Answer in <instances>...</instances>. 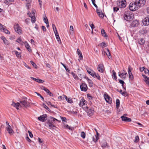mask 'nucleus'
I'll return each mask as SVG.
<instances>
[{
	"label": "nucleus",
	"instance_id": "7",
	"mask_svg": "<svg viewBox=\"0 0 149 149\" xmlns=\"http://www.w3.org/2000/svg\"><path fill=\"white\" fill-rule=\"evenodd\" d=\"M87 104V101L84 98L81 97L79 104L80 107H83L84 106L86 105Z\"/></svg>",
	"mask_w": 149,
	"mask_h": 149
},
{
	"label": "nucleus",
	"instance_id": "25",
	"mask_svg": "<svg viewBox=\"0 0 149 149\" xmlns=\"http://www.w3.org/2000/svg\"><path fill=\"white\" fill-rule=\"evenodd\" d=\"M138 24H139L138 21L137 20H136L133 21L132 22V26H133V27H135V26H137V25H138Z\"/></svg>",
	"mask_w": 149,
	"mask_h": 149
},
{
	"label": "nucleus",
	"instance_id": "22",
	"mask_svg": "<svg viewBox=\"0 0 149 149\" xmlns=\"http://www.w3.org/2000/svg\"><path fill=\"white\" fill-rule=\"evenodd\" d=\"M24 44L25 45V46L28 51L29 52H31V49L30 47V46L28 43H27L26 42H24Z\"/></svg>",
	"mask_w": 149,
	"mask_h": 149
},
{
	"label": "nucleus",
	"instance_id": "50",
	"mask_svg": "<svg viewBox=\"0 0 149 149\" xmlns=\"http://www.w3.org/2000/svg\"><path fill=\"white\" fill-rule=\"evenodd\" d=\"M4 27H5V26L0 23V30L2 31L4 28Z\"/></svg>",
	"mask_w": 149,
	"mask_h": 149
},
{
	"label": "nucleus",
	"instance_id": "5",
	"mask_svg": "<svg viewBox=\"0 0 149 149\" xmlns=\"http://www.w3.org/2000/svg\"><path fill=\"white\" fill-rule=\"evenodd\" d=\"M20 102L24 107H26L29 106V104L28 102L27 98L26 97H23L22 100L20 101Z\"/></svg>",
	"mask_w": 149,
	"mask_h": 149
},
{
	"label": "nucleus",
	"instance_id": "40",
	"mask_svg": "<svg viewBox=\"0 0 149 149\" xmlns=\"http://www.w3.org/2000/svg\"><path fill=\"white\" fill-rule=\"evenodd\" d=\"M139 140V138L138 136H136L135 137V139L134 140V142L136 143L138 142Z\"/></svg>",
	"mask_w": 149,
	"mask_h": 149
},
{
	"label": "nucleus",
	"instance_id": "30",
	"mask_svg": "<svg viewBox=\"0 0 149 149\" xmlns=\"http://www.w3.org/2000/svg\"><path fill=\"white\" fill-rule=\"evenodd\" d=\"M107 49V52L106 53V54L107 56H108V58L109 59H110L111 58V54L109 50L108 49Z\"/></svg>",
	"mask_w": 149,
	"mask_h": 149
},
{
	"label": "nucleus",
	"instance_id": "10",
	"mask_svg": "<svg viewBox=\"0 0 149 149\" xmlns=\"http://www.w3.org/2000/svg\"><path fill=\"white\" fill-rule=\"evenodd\" d=\"M47 115L46 114H44L41 116L38 117V119L42 122H44L45 121L47 120Z\"/></svg>",
	"mask_w": 149,
	"mask_h": 149
},
{
	"label": "nucleus",
	"instance_id": "14",
	"mask_svg": "<svg viewBox=\"0 0 149 149\" xmlns=\"http://www.w3.org/2000/svg\"><path fill=\"white\" fill-rule=\"evenodd\" d=\"M6 130L8 131L9 134L10 135H12L14 133V131L13 129L11 128V127L8 124V126L6 128Z\"/></svg>",
	"mask_w": 149,
	"mask_h": 149
},
{
	"label": "nucleus",
	"instance_id": "54",
	"mask_svg": "<svg viewBox=\"0 0 149 149\" xmlns=\"http://www.w3.org/2000/svg\"><path fill=\"white\" fill-rule=\"evenodd\" d=\"M35 93H36L38 96H40V97L42 99V100H44V98L42 96H41L40 94L36 92Z\"/></svg>",
	"mask_w": 149,
	"mask_h": 149
},
{
	"label": "nucleus",
	"instance_id": "64",
	"mask_svg": "<svg viewBox=\"0 0 149 149\" xmlns=\"http://www.w3.org/2000/svg\"><path fill=\"white\" fill-rule=\"evenodd\" d=\"M26 140L28 141L29 143H31V140L28 137H27L26 138Z\"/></svg>",
	"mask_w": 149,
	"mask_h": 149
},
{
	"label": "nucleus",
	"instance_id": "16",
	"mask_svg": "<svg viewBox=\"0 0 149 149\" xmlns=\"http://www.w3.org/2000/svg\"><path fill=\"white\" fill-rule=\"evenodd\" d=\"M124 73L122 72L119 74V75L120 77L122 79H125L126 78V76L127 75V73L123 70Z\"/></svg>",
	"mask_w": 149,
	"mask_h": 149
},
{
	"label": "nucleus",
	"instance_id": "43",
	"mask_svg": "<svg viewBox=\"0 0 149 149\" xmlns=\"http://www.w3.org/2000/svg\"><path fill=\"white\" fill-rule=\"evenodd\" d=\"M113 74V78L116 80V72H115V71L113 70L112 71Z\"/></svg>",
	"mask_w": 149,
	"mask_h": 149
},
{
	"label": "nucleus",
	"instance_id": "18",
	"mask_svg": "<svg viewBox=\"0 0 149 149\" xmlns=\"http://www.w3.org/2000/svg\"><path fill=\"white\" fill-rule=\"evenodd\" d=\"M27 14L28 15H29V16L31 17V20L32 23H34L36 21V18L35 16L32 15L31 13H30L29 14V13H28Z\"/></svg>",
	"mask_w": 149,
	"mask_h": 149
},
{
	"label": "nucleus",
	"instance_id": "9",
	"mask_svg": "<svg viewBox=\"0 0 149 149\" xmlns=\"http://www.w3.org/2000/svg\"><path fill=\"white\" fill-rule=\"evenodd\" d=\"M125 0H120L119 2L118 5L121 8H124L126 6Z\"/></svg>",
	"mask_w": 149,
	"mask_h": 149
},
{
	"label": "nucleus",
	"instance_id": "57",
	"mask_svg": "<svg viewBox=\"0 0 149 149\" xmlns=\"http://www.w3.org/2000/svg\"><path fill=\"white\" fill-rule=\"evenodd\" d=\"M30 19L29 18H27L25 19V22L26 23L28 24L30 22Z\"/></svg>",
	"mask_w": 149,
	"mask_h": 149
},
{
	"label": "nucleus",
	"instance_id": "17",
	"mask_svg": "<svg viewBox=\"0 0 149 149\" xmlns=\"http://www.w3.org/2000/svg\"><path fill=\"white\" fill-rule=\"evenodd\" d=\"M104 66L102 64H100L98 65L97 70L98 71L101 72H103L104 71Z\"/></svg>",
	"mask_w": 149,
	"mask_h": 149
},
{
	"label": "nucleus",
	"instance_id": "35",
	"mask_svg": "<svg viewBox=\"0 0 149 149\" xmlns=\"http://www.w3.org/2000/svg\"><path fill=\"white\" fill-rule=\"evenodd\" d=\"M101 33L104 37H106V34L104 30L103 29H102L101 31Z\"/></svg>",
	"mask_w": 149,
	"mask_h": 149
},
{
	"label": "nucleus",
	"instance_id": "6",
	"mask_svg": "<svg viewBox=\"0 0 149 149\" xmlns=\"http://www.w3.org/2000/svg\"><path fill=\"white\" fill-rule=\"evenodd\" d=\"M142 23L144 25L147 26L149 25V15L147 16L143 19Z\"/></svg>",
	"mask_w": 149,
	"mask_h": 149
},
{
	"label": "nucleus",
	"instance_id": "58",
	"mask_svg": "<svg viewBox=\"0 0 149 149\" xmlns=\"http://www.w3.org/2000/svg\"><path fill=\"white\" fill-rule=\"evenodd\" d=\"M3 42L6 45H8L9 44L8 41L6 39L3 40Z\"/></svg>",
	"mask_w": 149,
	"mask_h": 149
},
{
	"label": "nucleus",
	"instance_id": "62",
	"mask_svg": "<svg viewBox=\"0 0 149 149\" xmlns=\"http://www.w3.org/2000/svg\"><path fill=\"white\" fill-rule=\"evenodd\" d=\"M113 11L114 12H115V11L116 12L119 10V8L118 7H114L113 8Z\"/></svg>",
	"mask_w": 149,
	"mask_h": 149
},
{
	"label": "nucleus",
	"instance_id": "19",
	"mask_svg": "<svg viewBox=\"0 0 149 149\" xmlns=\"http://www.w3.org/2000/svg\"><path fill=\"white\" fill-rule=\"evenodd\" d=\"M48 122L53 124V122H54L55 121H58V120L54 118L50 117L48 118Z\"/></svg>",
	"mask_w": 149,
	"mask_h": 149
},
{
	"label": "nucleus",
	"instance_id": "11",
	"mask_svg": "<svg viewBox=\"0 0 149 149\" xmlns=\"http://www.w3.org/2000/svg\"><path fill=\"white\" fill-rule=\"evenodd\" d=\"M127 115V114H125L121 116V118L122 120L125 122H131L132 120L130 118L126 117V116Z\"/></svg>",
	"mask_w": 149,
	"mask_h": 149
},
{
	"label": "nucleus",
	"instance_id": "34",
	"mask_svg": "<svg viewBox=\"0 0 149 149\" xmlns=\"http://www.w3.org/2000/svg\"><path fill=\"white\" fill-rule=\"evenodd\" d=\"M89 24L92 29V30H93V29L95 28V26L91 22H89Z\"/></svg>",
	"mask_w": 149,
	"mask_h": 149
},
{
	"label": "nucleus",
	"instance_id": "53",
	"mask_svg": "<svg viewBox=\"0 0 149 149\" xmlns=\"http://www.w3.org/2000/svg\"><path fill=\"white\" fill-rule=\"evenodd\" d=\"M43 21L45 23H46L47 22H48L47 18L46 16H45V17H44Z\"/></svg>",
	"mask_w": 149,
	"mask_h": 149
},
{
	"label": "nucleus",
	"instance_id": "4",
	"mask_svg": "<svg viewBox=\"0 0 149 149\" xmlns=\"http://www.w3.org/2000/svg\"><path fill=\"white\" fill-rule=\"evenodd\" d=\"M135 3L139 8L143 6L146 3L145 0H135Z\"/></svg>",
	"mask_w": 149,
	"mask_h": 149
},
{
	"label": "nucleus",
	"instance_id": "56",
	"mask_svg": "<svg viewBox=\"0 0 149 149\" xmlns=\"http://www.w3.org/2000/svg\"><path fill=\"white\" fill-rule=\"evenodd\" d=\"M52 27H53V29L54 31H56L57 29H56V27L55 25L54 24H52Z\"/></svg>",
	"mask_w": 149,
	"mask_h": 149
},
{
	"label": "nucleus",
	"instance_id": "32",
	"mask_svg": "<svg viewBox=\"0 0 149 149\" xmlns=\"http://www.w3.org/2000/svg\"><path fill=\"white\" fill-rule=\"evenodd\" d=\"M5 27H4L2 31H3L6 33L8 34H10V31L8 30L7 29H6L5 28Z\"/></svg>",
	"mask_w": 149,
	"mask_h": 149
},
{
	"label": "nucleus",
	"instance_id": "29",
	"mask_svg": "<svg viewBox=\"0 0 149 149\" xmlns=\"http://www.w3.org/2000/svg\"><path fill=\"white\" fill-rule=\"evenodd\" d=\"M120 100L118 99H117L116 101V107L117 109L119 108L120 106Z\"/></svg>",
	"mask_w": 149,
	"mask_h": 149
},
{
	"label": "nucleus",
	"instance_id": "59",
	"mask_svg": "<svg viewBox=\"0 0 149 149\" xmlns=\"http://www.w3.org/2000/svg\"><path fill=\"white\" fill-rule=\"evenodd\" d=\"M144 72L145 74H149V70L148 69H145Z\"/></svg>",
	"mask_w": 149,
	"mask_h": 149
},
{
	"label": "nucleus",
	"instance_id": "2",
	"mask_svg": "<svg viewBox=\"0 0 149 149\" xmlns=\"http://www.w3.org/2000/svg\"><path fill=\"white\" fill-rule=\"evenodd\" d=\"M83 109L89 116H92L94 112V109L93 108H91L88 109V107H84Z\"/></svg>",
	"mask_w": 149,
	"mask_h": 149
},
{
	"label": "nucleus",
	"instance_id": "36",
	"mask_svg": "<svg viewBox=\"0 0 149 149\" xmlns=\"http://www.w3.org/2000/svg\"><path fill=\"white\" fill-rule=\"evenodd\" d=\"M71 74H72L73 77L75 79H78V77L77 75L76 74H75L73 72H72Z\"/></svg>",
	"mask_w": 149,
	"mask_h": 149
},
{
	"label": "nucleus",
	"instance_id": "39",
	"mask_svg": "<svg viewBox=\"0 0 149 149\" xmlns=\"http://www.w3.org/2000/svg\"><path fill=\"white\" fill-rule=\"evenodd\" d=\"M15 53L16 54L18 58H19L20 57H21V56L20 55V53H19L17 51H15Z\"/></svg>",
	"mask_w": 149,
	"mask_h": 149
},
{
	"label": "nucleus",
	"instance_id": "24",
	"mask_svg": "<svg viewBox=\"0 0 149 149\" xmlns=\"http://www.w3.org/2000/svg\"><path fill=\"white\" fill-rule=\"evenodd\" d=\"M96 12L100 17L102 18H103L104 15L102 13L100 12L98 9H96Z\"/></svg>",
	"mask_w": 149,
	"mask_h": 149
},
{
	"label": "nucleus",
	"instance_id": "37",
	"mask_svg": "<svg viewBox=\"0 0 149 149\" xmlns=\"http://www.w3.org/2000/svg\"><path fill=\"white\" fill-rule=\"evenodd\" d=\"M67 102L70 103H73V101L71 98H68L66 100Z\"/></svg>",
	"mask_w": 149,
	"mask_h": 149
},
{
	"label": "nucleus",
	"instance_id": "63",
	"mask_svg": "<svg viewBox=\"0 0 149 149\" xmlns=\"http://www.w3.org/2000/svg\"><path fill=\"white\" fill-rule=\"evenodd\" d=\"M87 81L88 82V83L91 84V85H92L93 84L92 83V81L89 79L88 78L87 79Z\"/></svg>",
	"mask_w": 149,
	"mask_h": 149
},
{
	"label": "nucleus",
	"instance_id": "38",
	"mask_svg": "<svg viewBox=\"0 0 149 149\" xmlns=\"http://www.w3.org/2000/svg\"><path fill=\"white\" fill-rule=\"evenodd\" d=\"M30 63L32 65L35 67V68H37V66L32 61H30Z\"/></svg>",
	"mask_w": 149,
	"mask_h": 149
},
{
	"label": "nucleus",
	"instance_id": "15",
	"mask_svg": "<svg viewBox=\"0 0 149 149\" xmlns=\"http://www.w3.org/2000/svg\"><path fill=\"white\" fill-rule=\"evenodd\" d=\"M47 124V125L46 126L48 127L50 129L54 130L56 127L52 123H50V122H48Z\"/></svg>",
	"mask_w": 149,
	"mask_h": 149
},
{
	"label": "nucleus",
	"instance_id": "28",
	"mask_svg": "<svg viewBox=\"0 0 149 149\" xmlns=\"http://www.w3.org/2000/svg\"><path fill=\"white\" fill-rule=\"evenodd\" d=\"M145 42V40L142 38H141L138 40V42L139 44L141 45H142Z\"/></svg>",
	"mask_w": 149,
	"mask_h": 149
},
{
	"label": "nucleus",
	"instance_id": "51",
	"mask_svg": "<svg viewBox=\"0 0 149 149\" xmlns=\"http://www.w3.org/2000/svg\"><path fill=\"white\" fill-rule=\"evenodd\" d=\"M92 3L93 5L96 8H97V6L95 3V0H91Z\"/></svg>",
	"mask_w": 149,
	"mask_h": 149
},
{
	"label": "nucleus",
	"instance_id": "52",
	"mask_svg": "<svg viewBox=\"0 0 149 149\" xmlns=\"http://www.w3.org/2000/svg\"><path fill=\"white\" fill-rule=\"evenodd\" d=\"M107 146V143L106 142L103 143L102 145V146L103 148H106Z\"/></svg>",
	"mask_w": 149,
	"mask_h": 149
},
{
	"label": "nucleus",
	"instance_id": "27",
	"mask_svg": "<svg viewBox=\"0 0 149 149\" xmlns=\"http://www.w3.org/2000/svg\"><path fill=\"white\" fill-rule=\"evenodd\" d=\"M93 77L95 78H97L99 80H100L101 79L99 75L98 74L96 73L95 72V74H94Z\"/></svg>",
	"mask_w": 149,
	"mask_h": 149
},
{
	"label": "nucleus",
	"instance_id": "45",
	"mask_svg": "<svg viewBox=\"0 0 149 149\" xmlns=\"http://www.w3.org/2000/svg\"><path fill=\"white\" fill-rule=\"evenodd\" d=\"M100 46L102 47H106V46H107L106 44L104 42H102L101 43H100Z\"/></svg>",
	"mask_w": 149,
	"mask_h": 149
},
{
	"label": "nucleus",
	"instance_id": "44",
	"mask_svg": "<svg viewBox=\"0 0 149 149\" xmlns=\"http://www.w3.org/2000/svg\"><path fill=\"white\" fill-rule=\"evenodd\" d=\"M41 88V89L43 90H44L46 93H47L48 91H49V90L47 88H46L44 86H42Z\"/></svg>",
	"mask_w": 149,
	"mask_h": 149
},
{
	"label": "nucleus",
	"instance_id": "1",
	"mask_svg": "<svg viewBox=\"0 0 149 149\" xmlns=\"http://www.w3.org/2000/svg\"><path fill=\"white\" fill-rule=\"evenodd\" d=\"M129 9L132 11H134L137 10L139 8L137 5L135 3V2H132L130 3L129 6Z\"/></svg>",
	"mask_w": 149,
	"mask_h": 149
},
{
	"label": "nucleus",
	"instance_id": "60",
	"mask_svg": "<svg viewBox=\"0 0 149 149\" xmlns=\"http://www.w3.org/2000/svg\"><path fill=\"white\" fill-rule=\"evenodd\" d=\"M124 17L125 19L126 20H128L129 19L128 18V16H127L126 15H124Z\"/></svg>",
	"mask_w": 149,
	"mask_h": 149
},
{
	"label": "nucleus",
	"instance_id": "13",
	"mask_svg": "<svg viewBox=\"0 0 149 149\" xmlns=\"http://www.w3.org/2000/svg\"><path fill=\"white\" fill-rule=\"evenodd\" d=\"M130 68V66H129L128 68V72L129 79L131 80H132L133 79L134 77L131 72V70H132V68Z\"/></svg>",
	"mask_w": 149,
	"mask_h": 149
},
{
	"label": "nucleus",
	"instance_id": "61",
	"mask_svg": "<svg viewBox=\"0 0 149 149\" xmlns=\"http://www.w3.org/2000/svg\"><path fill=\"white\" fill-rule=\"evenodd\" d=\"M119 82L120 84H122V86L123 87V84L124 83V81L120 79L119 80Z\"/></svg>",
	"mask_w": 149,
	"mask_h": 149
},
{
	"label": "nucleus",
	"instance_id": "8",
	"mask_svg": "<svg viewBox=\"0 0 149 149\" xmlns=\"http://www.w3.org/2000/svg\"><path fill=\"white\" fill-rule=\"evenodd\" d=\"M104 96L106 101L109 104L111 103V98L107 94V93H105L104 95Z\"/></svg>",
	"mask_w": 149,
	"mask_h": 149
},
{
	"label": "nucleus",
	"instance_id": "26",
	"mask_svg": "<svg viewBox=\"0 0 149 149\" xmlns=\"http://www.w3.org/2000/svg\"><path fill=\"white\" fill-rule=\"evenodd\" d=\"M99 137L97 136L94 135L93 136V141L95 142H97V140L99 139Z\"/></svg>",
	"mask_w": 149,
	"mask_h": 149
},
{
	"label": "nucleus",
	"instance_id": "46",
	"mask_svg": "<svg viewBox=\"0 0 149 149\" xmlns=\"http://www.w3.org/2000/svg\"><path fill=\"white\" fill-rule=\"evenodd\" d=\"M27 6H29L31 2V0H26Z\"/></svg>",
	"mask_w": 149,
	"mask_h": 149
},
{
	"label": "nucleus",
	"instance_id": "20",
	"mask_svg": "<svg viewBox=\"0 0 149 149\" xmlns=\"http://www.w3.org/2000/svg\"><path fill=\"white\" fill-rule=\"evenodd\" d=\"M77 53L79 55L80 60H82L83 59V56L82 53L79 49H77Z\"/></svg>",
	"mask_w": 149,
	"mask_h": 149
},
{
	"label": "nucleus",
	"instance_id": "33",
	"mask_svg": "<svg viewBox=\"0 0 149 149\" xmlns=\"http://www.w3.org/2000/svg\"><path fill=\"white\" fill-rule=\"evenodd\" d=\"M74 28L73 26H70V33L71 34H73Z\"/></svg>",
	"mask_w": 149,
	"mask_h": 149
},
{
	"label": "nucleus",
	"instance_id": "21",
	"mask_svg": "<svg viewBox=\"0 0 149 149\" xmlns=\"http://www.w3.org/2000/svg\"><path fill=\"white\" fill-rule=\"evenodd\" d=\"M11 105L15 107L17 109H19V107L20 106V104L19 103H15L13 102Z\"/></svg>",
	"mask_w": 149,
	"mask_h": 149
},
{
	"label": "nucleus",
	"instance_id": "41",
	"mask_svg": "<svg viewBox=\"0 0 149 149\" xmlns=\"http://www.w3.org/2000/svg\"><path fill=\"white\" fill-rule=\"evenodd\" d=\"M56 39L58 41V42L60 44H61V42L59 36V35L57 36H56Z\"/></svg>",
	"mask_w": 149,
	"mask_h": 149
},
{
	"label": "nucleus",
	"instance_id": "23",
	"mask_svg": "<svg viewBox=\"0 0 149 149\" xmlns=\"http://www.w3.org/2000/svg\"><path fill=\"white\" fill-rule=\"evenodd\" d=\"M87 71L89 74H90L92 77L93 75L94 74H95V72L93 71L89 68L87 69Z\"/></svg>",
	"mask_w": 149,
	"mask_h": 149
},
{
	"label": "nucleus",
	"instance_id": "31",
	"mask_svg": "<svg viewBox=\"0 0 149 149\" xmlns=\"http://www.w3.org/2000/svg\"><path fill=\"white\" fill-rule=\"evenodd\" d=\"M86 134L84 132H82L81 133L80 136H81L83 139L85 138Z\"/></svg>",
	"mask_w": 149,
	"mask_h": 149
},
{
	"label": "nucleus",
	"instance_id": "48",
	"mask_svg": "<svg viewBox=\"0 0 149 149\" xmlns=\"http://www.w3.org/2000/svg\"><path fill=\"white\" fill-rule=\"evenodd\" d=\"M61 64L63 66V67L64 68L67 72H69L70 71V70H69V69L67 68L65 65L63 63H61Z\"/></svg>",
	"mask_w": 149,
	"mask_h": 149
},
{
	"label": "nucleus",
	"instance_id": "49",
	"mask_svg": "<svg viewBox=\"0 0 149 149\" xmlns=\"http://www.w3.org/2000/svg\"><path fill=\"white\" fill-rule=\"evenodd\" d=\"M145 81L146 84L149 86V77H148L145 80Z\"/></svg>",
	"mask_w": 149,
	"mask_h": 149
},
{
	"label": "nucleus",
	"instance_id": "42",
	"mask_svg": "<svg viewBox=\"0 0 149 149\" xmlns=\"http://www.w3.org/2000/svg\"><path fill=\"white\" fill-rule=\"evenodd\" d=\"M64 127L66 129H68L70 130H72V128L70 127L68 125H66L64 126Z\"/></svg>",
	"mask_w": 149,
	"mask_h": 149
},
{
	"label": "nucleus",
	"instance_id": "47",
	"mask_svg": "<svg viewBox=\"0 0 149 149\" xmlns=\"http://www.w3.org/2000/svg\"><path fill=\"white\" fill-rule=\"evenodd\" d=\"M36 81L38 83H43L44 82L43 80L39 79H37Z\"/></svg>",
	"mask_w": 149,
	"mask_h": 149
},
{
	"label": "nucleus",
	"instance_id": "12",
	"mask_svg": "<svg viewBox=\"0 0 149 149\" xmlns=\"http://www.w3.org/2000/svg\"><path fill=\"white\" fill-rule=\"evenodd\" d=\"M80 88L81 91L85 92L86 91L88 88L87 86L85 83H82L80 86Z\"/></svg>",
	"mask_w": 149,
	"mask_h": 149
},
{
	"label": "nucleus",
	"instance_id": "55",
	"mask_svg": "<svg viewBox=\"0 0 149 149\" xmlns=\"http://www.w3.org/2000/svg\"><path fill=\"white\" fill-rule=\"evenodd\" d=\"M28 132L29 134V136L31 138H32L33 136V135L32 134V133L29 131H28Z\"/></svg>",
	"mask_w": 149,
	"mask_h": 149
},
{
	"label": "nucleus",
	"instance_id": "3",
	"mask_svg": "<svg viewBox=\"0 0 149 149\" xmlns=\"http://www.w3.org/2000/svg\"><path fill=\"white\" fill-rule=\"evenodd\" d=\"M14 28L15 31L18 34H20L22 33V31L18 24L15 23Z\"/></svg>",
	"mask_w": 149,
	"mask_h": 149
}]
</instances>
